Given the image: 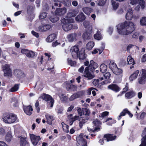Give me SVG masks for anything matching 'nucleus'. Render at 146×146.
<instances>
[{"label": "nucleus", "mask_w": 146, "mask_h": 146, "mask_svg": "<svg viewBox=\"0 0 146 146\" xmlns=\"http://www.w3.org/2000/svg\"><path fill=\"white\" fill-rule=\"evenodd\" d=\"M118 33L123 35H128L131 33L135 29V25L131 22L125 21L117 26Z\"/></svg>", "instance_id": "nucleus-1"}, {"label": "nucleus", "mask_w": 146, "mask_h": 146, "mask_svg": "<svg viewBox=\"0 0 146 146\" xmlns=\"http://www.w3.org/2000/svg\"><path fill=\"white\" fill-rule=\"evenodd\" d=\"M85 66H87L84 70L85 75L84 76L87 78L88 79L90 80L93 78V75L91 74V72H94L95 69L98 67V64L94 62L93 60L90 61V64L88 59L84 62Z\"/></svg>", "instance_id": "nucleus-2"}, {"label": "nucleus", "mask_w": 146, "mask_h": 146, "mask_svg": "<svg viewBox=\"0 0 146 146\" xmlns=\"http://www.w3.org/2000/svg\"><path fill=\"white\" fill-rule=\"evenodd\" d=\"M17 115L15 114L5 113H3L2 118L6 123L11 124L17 122Z\"/></svg>", "instance_id": "nucleus-3"}, {"label": "nucleus", "mask_w": 146, "mask_h": 146, "mask_svg": "<svg viewBox=\"0 0 146 146\" xmlns=\"http://www.w3.org/2000/svg\"><path fill=\"white\" fill-rule=\"evenodd\" d=\"M62 4L60 2H57L54 3V5L52 6V8L53 9H56L54 11L55 14L58 16H60L64 15L66 11V9L65 7L58 8L61 7Z\"/></svg>", "instance_id": "nucleus-4"}, {"label": "nucleus", "mask_w": 146, "mask_h": 146, "mask_svg": "<svg viewBox=\"0 0 146 146\" xmlns=\"http://www.w3.org/2000/svg\"><path fill=\"white\" fill-rule=\"evenodd\" d=\"M3 70L4 72V76H5L11 77L12 76V70L9 65L5 64L3 67Z\"/></svg>", "instance_id": "nucleus-5"}, {"label": "nucleus", "mask_w": 146, "mask_h": 146, "mask_svg": "<svg viewBox=\"0 0 146 146\" xmlns=\"http://www.w3.org/2000/svg\"><path fill=\"white\" fill-rule=\"evenodd\" d=\"M40 98L46 102L50 101L51 103L50 107H52L53 106L54 100L50 95L43 93L41 96Z\"/></svg>", "instance_id": "nucleus-6"}, {"label": "nucleus", "mask_w": 146, "mask_h": 146, "mask_svg": "<svg viewBox=\"0 0 146 146\" xmlns=\"http://www.w3.org/2000/svg\"><path fill=\"white\" fill-rule=\"evenodd\" d=\"M84 134L81 133L77 139V141L80 146H86L87 141L83 137Z\"/></svg>", "instance_id": "nucleus-7"}, {"label": "nucleus", "mask_w": 146, "mask_h": 146, "mask_svg": "<svg viewBox=\"0 0 146 146\" xmlns=\"http://www.w3.org/2000/svg\"><path fill=\"white\" fill-rule=\"evenodd\" d=\"M86 49L84 48H82L79 51L78 54V57L80 60L85 59L87 56V55L85 53Z\"/></svg>", "instance_id": "nucleus-8"}, {"label": "nucleus", "mask_w": 146, "mask_h": 146, "mask_svg": "<svg viewBox=\"0 0 146 146\" xmlns=\"http://www.w3.org/2000/svg\"><path fill=\"white\" fill-rule=\"evenodd\" d=\"M30 137L32 144L34 146H36L41 138L39 136H36L33 134H30Z\"/></svg>", "instance_id": "nucleus-9"}, {"label": "nucleus", "mask_w": 146, "mask_h": 146, "mask_svg": "<svg viewBox=\"0 0 146 146\" xmlns=\"http://www.w3.org/2000/svg\"><path fill=\"white\" fill-rule=\"evenodd\" d=\"M14 74L19 78H22L25 76V74L22 70L16 69L14 70Z\"/></svg>", "instance_id": "nucleus-10"}, {"label": "nucleus", "mask_w": 146, "mask_h": 146, "mask_svg": "<svg viewBox=\"0 0 146 146\" xmlns=\"http://www.w3.org/2000/svg\"><path fill=\"white\" fill-rule=\"evenodd\" d=\"M108 88L115 93L119 92L121 90V88L117 85L114 84H111L108 85Z\"/></svg>", "instance_id": "nucleus-11"}, {"label": "nucleus", "mask_w": 146, "mask_h": 146, "mask_svg": "<svg viewBox=\"0 0 146 146\" xmlns=\"http://www.w3.org/2000/svg\"><path fill=\"white\" fill-rule=\"evenodd\" d=\"M72 51V55L74 58H76L78 56V54L79 52V49L78 45H76L72 47L71 48Z\"/></svg>", "instance_id": "nucleus-12"}, {"label": "nucleus", "mask_w": 146, "mask_h": 146, "mask_svg": "<svg viewBox=\"0 0 146 146\" xmlns=\"http://www.w3.org/2000/svg\"><path fill=\"white\" fill-rule=\"evenodd\" d=\"M93 124L95 126L94 128V131H98L100 130V127L101 124V121L98 119H95L93 122Z\"/></svg>", "instance_id": "nucleus-13"}, {"label": "nucleus", "mask_w": 146, "mask_h": 146, "mask_svg": "<svg viewBox=\"0 0 146 146\" xmlns=\"http://www.w3.org/2000/svg\"><path fill=\"white\" fill-rule=\"evenodd\" d=\"M23 109L25 113L28 115H31L32 114L33 109L31 105L26 106L23 105Z\"/></svg>", "instance_id": "nucleus-14"}, {"label": "nucleus", "mask_w": 146, "mask_h": 146, "mask_svg": "<svg viewBox=\"0 0 146 146\" xmlns=\"http://www.w3.org/2000/svg\"><path fill=\"white\" fill-rule=\"evenodd\" d=\"M92 29L88 30L84 32L82 35L83 38L85 40H89L92 38Z\"/></svg>", "instance_id": "nucleus-15"}, {"label": "nucleus", "mask_w": 146, "mask_h": 146, "mask_svg": "<svg viewBox=\"0 0 146 146\" xmlns=\"http://www.w3.org/2000/svg\"><path fill=\"white\" fill-rule=\"evenodd\" d=\"M133 17V11L132 9H129L127 10L125 15V18L127 20H131Z\"/></svg>", "instance_id": "nucleus-16"}, {"label": "nucleus", "mask_w": 146, "mask_h": 146, "mask_svg": "<svg viewBox=\"0 0 146 146\" xmlns=\"http://www.w3.org/2000/svg\"><path fill=\"white\" fill-rule=\"evenodd\" d=\"M86 19L85 15L82 12H81L75 18L76 21L79 22H82Z\"/></svg>", "instance_id": "nucleus-17"}, {"label": "nucleus", "mask_w": 146, "mask_h": 146, "mask_svg": "<svg viewBox=\"0 0 146 146\" xmlns=\"http://www.w3.org/2000/svg\"><path fill=\"white\" fill-rule=\"evenodd\" d=\"M136 95V93L134 91L130 90L125 93V97L127 99H130L134 97Z\"/></svg>", "instance_id": "nucleus-18"}, {"label": "nucleus", "mask_w": 146, "mask_h": 146, "mask_svg": "<svg viewBox=\"0 0 146 146\" xmlns=\"http://www.w3.org/2000/svg\"><path fill=\"white\" fill-rule=\"evenodd\" d=\"M45 117L46 119V122L49 125L52 124V122L54 120V118L52 115L47 114L45 115Z\"/></svg>", "instance_id": "nucleus-19"}, {"label": "nucleus", "mask_w": 146, "mask_h": 146, "mask_svg": "<svg viewBox=\"0 0 146 146\" xmlns=\"http://www.w3.org/2000/svg\"><path fill=\"white\" fill-rule=\"evenodd\" d=\"M73 27V25L71 23L64 24L62 26V27L64 31H68L71 29Z\"/></svg>", "instance_id": "nucleus-20"}, {"label": "nucleus", "mask_w": 146, "mask_h": 146, "mask_svg": "<svg viewBox=\"0 0 146 146\" xmlns=\"http://www.w3.org/2000/svg\"><path fill=\"white\" fill-rule=\"evenodd\" d=\"M130 3L132 5L138 4L141 6H144L145 3L144 0H130Z\"/></svg>", "instance_id": "nucleus-21"}, {"label": "nucleus", "mask_w": 146, "mask_h": 146, "mask_svg": "<svg viewBox=\"0 0 146 146\" xmlns=\"http://www.w3.org/2000/svg\"><path fill=\"white\" fill-rule=\"evenodd\" d=\"M51 27V26L50 25H42L40 26L39 29L41 32L46 31L49 30Z\"/></svg>", "instance_id": "nucleus-22"}, {"label": "nucleus", "mask_w": 146, "mask_h": 146, "mask_svg": "<svg viewBox=\"0 0 146 146\" xmlns=\"http://www.w3.org/2000/svg\"><path fill=\"white\" fill-rule=\"evenodd\" d=\"M104 137L106 138L107 141H112L115 139L116 136L113 134H105L104 136Z\"/></svg>", "instance_id": "nucleus-23"}, {"label": "nucleus", "mask_w": 146, "mask_h": 146, "mask_svg": "<svg viewBox=\"0 0 146 146\" xmlns=\"http://www.w3.org/2000/svg\"><path fill=\"white\" fill-rule=\"evenodd\" d=\"M20 146H29V143L27 141V138H24L20 136Z\"/></svg>", "instance_id": "nucleus-24"}, {"label": "nucleus", "mask_w": 146, "mask_h": 146, "mask_svg": "<svg viewBox=\"0 0 146 146\" xmlns=\"http://www.w3.org/2000/svg\"><path fill=\"white\" fill-rule=\"evenodd\" d=\"M89 119V117H81L79 119L80 121L79 124V127L80 128H82L84 124Z\"/></svg>", "instance_id": "nucleus-25"}, {"label": "nucleus", "mask_w": 146, "mask_h": 146, "mask_svg": "<svg viewBox=\"0 0 146 146\" xmlns=\"http://www.w3.org/2000/svg\"><path fill=\"white\" fill-rule=\"evenodd\" d=\"M77 13V12L74 9L70 10L66 16L68 18L74 17H75Z\"/></svg>", "instance_id": "nucleus-26"}, {"label": "nucleus", "mask_w": 146, "mask_h": 146, "mask_svg": "<svg viewBox=\"0 0 146 146\" xmlns=\"http://www.w3.org/2000/svg\"><path fill=\"white\" fill-rule=\"evenodd\" d=\"M66 88L69 91H74L76 90L77 87L76 86L70 84L66 86Z\"/></svg>", "instance_id": "nucleus-27"}, {"label": "nucleus", "mask_w": 146, "mask_h": 146, "mask_svg": "<svg viewBox=\"0 0 146 146\" xmlns=\"http://www.w3.org/2000/svg\"><path fill=\"white\" fill-rule=\"evenodd\" d=\"M139 72V71L138 70H136L130 76L129 78V79L130 81H132L133 80L136 78Z\"/></svg>", "instance_id": "nucleus-28"}, {"label": "nucleus", "mask_w": 146, "mask_h": 146, "mask_svg": "<svg viewBox=\"0 0 146 146\" xmlns=\"http://www.w3.org/2000/svg\"><path fill=\"white\" fill-rule=\"evenodd\" d=\"M56 37V34L53 33L49 35L46 39V41L48 42L52 41Z\"/></svg>", "instance_id": "nucleus-29"}, {"label": "nucleus", "mask_w": 146, "mask_h": 146, "mask_svg": "<svg viewBox=\"0 0 146 146\" xmlns=\"http://www.w3.org/2000/svg\"><path fill=\"white\" fill-rule=\"evenodd\" d=\"M82 10L85 14L88 15H89L92 11L93 9L90 7H84L82 8Z\"/></svg>", "instance_id": "nucleus-30"}, {"label": "nucleus", "mask_w": 146, "mask_h": 146, "mask_svg": "<svg viewBox=\"0 0 146 146\" xmlns=\"http://www.w3.org/2000/svg\"><path fill=\"white\" fill-rule=\"evenodd\" d=\"M95 39L97 40H100L102 39V36L100 31H97L96 33L94 35Z\"/></svg>", "instance_id": "nucleus-31"}, {"label": "nucleus", "mask_w": 146, "mask_h": 146, "mask_svg": "<svg viewBox=\"0 0 146 146\" xmlns=\"http://www.w3.org/2000/svg\"><path fill=\"white\" fill-rule=\"evenodd\" d=\"M100 72L103 73H104L107 70V65L104 64H102L100 66Z\"/></svg>", "instance_id": "nucleus-32"}, {"label": "nucleus", "mask_w": 146, "mask_h": 146, "mask_svg": "<svg viewBox=\"0 0 146 146\" xmlns=\"http://www.w3.org/2000/svg\"><path fill=\"white\" fill-rule=\"evenodd\" d=\"M82 112L83 115H85L86 117H89L90 113L89 110L85 108H84L82 109Z\"/></svg>", "instance_id": "nucleus-33"}, {"label": "nucleus", "mask_w": 146, "mask_h": 146, "mask_svg": "<svg viewBox=\"0 0 146 146\" xmlns=\"http://www.w3.org/2000/svg\"><path fill=\"white\" fill-rule=\"evenodd\" d=\"M111 74L109 72H106L104 74V78L105 79L104 81H108V83H110L111 82V79H110L111 76Z\"/></svg>", "instance_id": "nucleus-34"}, {"label": "nucleus", "mask_w": 146, "mask_h": 146, "mask_svg": "<svg viewBox=\"0 0 146 146\" xmlns=\"http://www.w3.org/2000/svg\"><path fill=\"white\" fill-rule=\"evenodd\" d=\"M49 19L51 22L55 23L59 20V18L57 15H55L50 16V17Z\"/></svg>", "instance_id": "nucleus-35"}, {"label": "nucleus", "mask_w": 146, "mask_h": 146, "mask_svg": "<svg viewBox=\"0 0 146 146\" xmlns=\"http://www.w3.org/2000/svg\"><path fill=\"white\" fill-rule=\"evenodd\" d=\"M117 67L116 63L112 61H111L109 64V68L113 72Z\"/></svg>", "instance_id": "nucleus-36"}, {"label": "nucleus", "mask_w": 146, "mask_h": 146, "mask_svg": "<svg viewBox=\"0 0 146 146\" xmlns=\"http://www.w3.org/2000/svg\"><path fill=\"white\" fill-rule=\"evenodd\" d=\"M19 84H15L14 86L10 89L9 91L11 92H15L17 91L19 88Z\"/></svg>", "instance_id": "nucleus-37"}, {"label": "nucleus", "mask_w": 146, "mask_h": 146, "mask_svg": "<svg viewBox=\"0 0 146 146\" xmlns=\"http://www.w3.org/2000/svg\"><path fill=\"white\" fill-rule=\"evenodd\" d=\"M11 102L12 103L14 102L13 104L14 107H17L19 106V102L17 99L15 97L11 98Z\"/></svg>", "instance_id": "nucleus-38"}, {"label": "nucleus", "mask_w": 146, "mask_h": 146, "mask_svg": "<svg viewBox=\"0 0 146 146\" xmlns=\"http://www.w3.org/2000/svg\"><path fill=\"white\" fill-rule=\"evenodd\" d=\"M94 45V44L93 42H89L86 44V48L88 50H91L92 48Z\"/></svg>", "instance_id": "nucleus-39"}, {"label": "nucleus", "mask_w": 146, "mask_h": 146, "mask_svg": "<svg viewBox=\"0 0 146 146\" xmlns=\"http://www.w3.org/2000/svg\"><path fill=\"white\" fill-rule=\"evenodd\" d=\"M127 60L128 64H132V65H133L135 64L133 58L130 55L128 56Z\"/></svg>", "instance_id": "nucleus-40"}, {"label": "nucleus", "mask_w": 146, "mask_h": 146, "mask_svg": "<svg viewBox=\"0 0 146 146\" xmlns=\"http://www.w3.org/2000/svg\"><path fill=\"white\" fill-rule=\"evenodd\" d=\"M128 109L127 108L124 109L120 113V115L118 117V119L120 120L123 116H125L126 114H127Z\"/></svg>", "instance_id": "nucleus-41"}, {"label": "nucleus", "mask_w": 146, "mask_h": 146, "mask_svg": "<svg viewBox=\"0 0 146 146\" xmlns=\"http://www.w3.org/2000/svg\"><path fill=\"white\" fill-rule=\"evenodd\" d=\"M12 136L11 132H8L7 133L5 136V139L8 142H9L11 140Z\"/></svg>", "instance_id": "nucleus-42"}, {"label": "nucleus", "mask_w": 146, "mask_h": 146, "mask_svg": "<svg viewBox=\"0 0 146 146\" xmlns=\"http://www.w3.org/2000/svg\"><path fill=\"white\" fill-rule=\"evenodd\" d=\"M67 62L69 65L71 66H75L76 64V62L75 61H73L71 59L68 58L67 59Z\"/></svg>", "instance_id": "nucleus-43"}, {"label": "nucleus", "mask_w": 146, "mask_h": 146, "mask_svg": "<svg viewBox=\"0 0 146 146\" xmlns=\"http://www.w3.org/2000/svg\"><path fill=\"white\" fill-rule=\"evenodd\" d=\"M113 72L115 74L119 75L123 72V70L120 68H118L117 67L115 68V69L113 71Z\"/></svg>", "instance_id": "nucleus-44"}, {"label": "nucleus", "mask_w": 146, "mask_h": 146, "mask_svg": "<svg viewBox=\"0 0 146 146\" xmlns=\"http://www.w3.org/2000/svg\"><path fill=\"white\" fill-rule=\"evenodd\" d=\"M138 81L139 84H144L146 82V78L141 76L140 78H138Z\"/></svg>", "instance_id": "nucleus-45"}, {"label": "nucleus", "mask_w": 146, "mask_h": 146, "mask_svg": "<svg viewBox=\"0 0 146 146\" xmlns=\"http://www.w3.org/2000/svg\"><path fill=\"white\" fill-rule=\"evenodd\" d=\"M75 37V35L73 33H71L68 35L67 36V38L70 42H72L74 40Z\"/></svg>", "instance_id": "nucleus-46"}, {"label": "nucleus", "mask_w": 146, "mask_h": 146, "mask_svg": "<svg viewBox=\"0 0 146 146\" xmlns=\"http://www.w3.org/2000/svg\"><path fill=\"white\" fill-rule=\"evenodd\" d=\"M106 1L107 0H97L96 3L98 5L103 6L105 5Z\"/></svg>", "instance_id": "nucleus-47"}, {"label": "nucleus", "mask_w": 146, "mask_h": 146, "mask_svg": "<svg viewBox=\"0 0 146 146\" xmlns=\"http://www.w3.org/2000/svg\"><path fill=\"white\" fill-rule=\"evenodd\" d=\"M27 12L28 15H31L33 12V7L31 5H28L27 7Z\"/></svg>", "instance_id": "nucleus-48"}, {"label": "nucleus", "mask_w": 146, "mask_h": 146, "mask_svg": "<svg viewBox=\"0 0 146 146\" xmlns=\"http://www.w3.org/2000/svg\"><path fill=\"white\" fill-rule=\"evenodd\" d=\"M140 24L142 26H146V17H143L140 20Z\"/></svg>", "instance_id": "nucleus-49"}, {"label": "nucleus", "mask_w": 146, "mask_h": 146, "mask_svg": "<svg viewBox=\"0 0 146 146\" xmlns=\"http://www.w3.org/2000/svg\"><path fill=\"white\" fill-rule=\"evenodd\" d=\"M111 2L113 9L114 10L116 9L119 6V3H116L115 1L113 0H111Z\"/></svg>", "instance_id": "nucleus-50"}, {"label": "nucleus", "mask_w": 146, "mask_h": 146, "mask_svg": "<svg viewBox=\"0 0 146 146\" xmlns=\"http://www.w3.org/2000/svg\"><path fill=\"white\" fill-rule=\"evenodd\" d=\"M35 55L34 52L32 51H29L26 56L29 58H32L34 57Z\"/></svg>", "instance_id": "nucleus-51"}, {"label": "nucleus", "mask_w": 146, "mask_h": 146, "mask_svg": "<svg viewBox=\"0 0 146 146\" xmlns=\"http://www.w3.org/2000/svg\"><path fill=\"white\" fill-rule=\"evenodd\" d=\"M108 81H104L100 83H99L97 87L98 88L102 89L103 88V85L108 83Z\"/></svg>", "instance_id": "nucleus-52"}, {"label": "nucleus", "mask_w": 146, "mask_h": 146, "mask_svg": "<svg viewBox=\"0 0 146 146\" xmlns=\"http://www.w3.org/2000/svg\"><path fill=\"white\" fill-rule=\"evenodd\" d=\"M35 109L36 110V112L39 113L40 111V107L39 104V102L38 100H37L35 104Z\"/></svg>", "instance_id": "nucleus-53"}, {"label": "nucleus", "mask_w": 146, "mask_h": 146, "mask_svg": "<svg viewBox=\"0 0 146 146\" xmlns=\"http://www.w3.org/2000/svg\"><path fill=\"white\" fill-rule=\"evenodd\" d=\"M47 13L46 12L41 13L39 16V18L41 19H42L46 17L47 15Z\"/></svg>", "instance_id": "nucleus-54"}, {"label": "nucleus", "mask_w": 146, "mask_h": 146, "mask_svg": "<svg viewBox=\"0 0 146 146\" xmlns=\"http://www.w3.org/2000/svg\"><path fill=\"white\" fill-rule=\"evenodd\" d=\"M77 95L76 93L73 94L69 98V100L71 101H73L74 99L78 98Z\"/></svg>", "instance_id": "nucleus-55"}, {"label": "nucleus", "mask_w": 146, "mask_h": 146, "mask_svg": "<svg viewBox=\"0 0 146 146\" xmlns=\"http://www.w3.org/2000/svg\"><path fill=\"white\" fill-rule=\"evenodd\" d=\"M77 95L78 98L83 96L84 94V92L83 91H80L78 92L77 93H76Z\"/></svg>", "instance_id": "nucleus-56"}, {"label": "nucleus", "mask_w": 146, "mask_h": 146, "mask_svg": "<svg viewBox=\"0 0 146 146\" xmlns=\"http://www.w3.org/2000/svg\"><path fill=\"white\" fill-rule=\"evenodd\" d=\"M100 80L98 79H94L92 82V84L94 86H98V84L99 83Z\"/></svg>", "instance_id": "nucleus-57"}, {"label": "nucleus", "mask_w": 146, "mask_h": 146, "mask_svg": "<svg viewBox=\"0 0 146 146\" xmlns=\"http://www.w3.org/2000/svg\"><path fill=\"white\" fill-rule=\"evenodd\" d=\"M109 114V112L107 111H104L101 114V117L104 118V117L108 116Z\"/></svg>", "instance_id": "nucleus-58"}, {"label": "nucleus", "mask_w": 146, "mask_h": 146, "mask_svg": "<svg viewBox=\"0 0 146 146\" xmlns=\"http://www.w3.org/2000/svg\"><path fill=\"white\" fill-rule=\"evenodd\" d=\"M80 119V117L79 116H75L73 118H72V123L70 124V125H71L74 121L78 119Z\"/></svg>", "instance_id": "nucleus-59"}, {"label": "nucleus", "mask_w": 146, "mask_h": 146, "mask_svg": "<svg viewBox=\"0 0 146 146\" xmlns=\"http://www.w3.org/2000/svg\"><path fill=\"white\" fill-rule=\"evenodd\" d=\"M29 51L30 50L26 49H22L21 50V52L23 54H25V55H27Z\"/></svg>", "instance_id": "nucleus-60"}, {"label": "nucleus", "mask_w": 146, "mask_h": 146, "mask_svg": "<svg viewBox=\"0 0 146 146\" xmlns=\"http://www.w3.org/2000/svg\"><path fill=\"white\" fill-rule=\"evenodd\" d=\"M142 73L141 74V76L146 78V70L142 69Z\"/></svg>", "instance_id": "nucleus-61"}, {"label": "nucleus", "mask_w": 146, "mask_h": 146, "mask_svg": "<svg viewBox=\"0 0 146 146\" xmlns=\"http://www.w3.org/2000/svg\"><path fill=\"white\" fill-rule=\"evenodd\" d=\"M127 83H126L125 87L123 89L122 91L124 93H125L127 91L129 90V88L127 86Z\"/></svg>", "instance_id": "nucleus-62"}, {"label": "nucleus", "mask_w": 146, "mask_h": 146, "mask_svg": "<svg viewBox=\"0 0 146 146\" xmlns=\"http://www.w3.org/2000/svg\"><path fill=\"white\" fill-rule=\"evenodd\" d=\"M139 36V33L137 32H135L132 35V38H137Z\"/></svg>", "instance_id": "nucleus-63"}, {"label": "nucleus", "mask_w": 146, "mask_h": 146, "mask_svg": "<svg viewBox=\"0 0 146 146\" xmlns=\"http://www.w3.org/2000/svg\"><path fill=\"white\" fill-rule=\"evenodd\" d=\"M32 34L36 38H38L39 37V35L38 33L35 32L34 31H31Z\"/></svg>", "instance_id": "nucleus-64"}]
</instances>
